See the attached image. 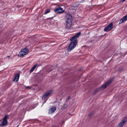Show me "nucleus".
<instances>
[{"label":"nucleus","instance_id":"f3484780","mask_svg":"<svg viewBox=\"0 0 127 127\" xmlns=\"http://www.w3.org/2000/svg\"><path fill=\"white\" fill-rule=\"evenodd\" d=\"M123 68L122 67H120L118 68V71H120L122 70Z\"/></svg>","mask_w":127,"mask_h":127},{"label":"nucleus","instance_id":"9b49d317","mask_svg":"<svg viewBox=\"0 0 127 127\" xmlns=\"http://www.w3.org/2000/svg\"><path fill=\"white\" fill-rule=\"evenodd\" d=\"M19 76V73H17L16 74L14 77V79L13 80V81L16 82H17L18 80Z\"/></svg>","mask_w":127,"mask_h":127},{"label":"nucleus","instance_id":"dca6fc26","mask_svg":"<svg viewBox=\"0 0 127 127\" xmlns=\"http://www.w3.org/2000/svg\"><path fill=\"white\" fill-rule=\"evenodd\" d=\"M50 12V10L49 9H47L45 11V13H44L45 14H46L47 13Z\"/></svg>","mask_w":127,"mask_h":127},{"label":"nucleus","instance_id":"f8f14e48","mask_svg":"<svg viewBox=\"0 0 127 127\" xmlns=\"http://www.w3.org/2000/svg\"><path fill=\"white\" fill-rule=\"evenodd\" d=\"M56 108L55 107H53L50 108L49 110V113H53L56 110Z\"/></svg>","mask_w":127,"mask_h":127},{"label":"nucleus","instance_id":"423d86ee","mask_svg":"<svg viewBox=\"0 0 127 127\" xmlns=\"http://www.w3.org/2000/svg\"><path fill=\"white\" fill-rule=\"evenodd\" d=\"M113 27V23L112 22L105 27L104 30L105 32H107L112 29Z\"/></svg>","mask_w":127,"mask_h":127},{"label":"nucleus","instance_id":"4468645a","mask_svg":"<svg viewBox=\"0 0 127 127\" xmlns=\"http://www.w3.org/2000/svg\"><path fill=\"white\" fill-rule=\"evenodd\" d=\"M78 5H77V3H76L73 4V5L72 7H75L74 8H72V9H76L77 8V7H78Z\"/></svg>","mask_w":127,"mask_h":127},{"label":"nucleus","instance_id":"4be33fe9","mask_svg":"<svg viewBox=\"0 0 127 127\" xmlns=\"http://www.w3.org/2000/svg\"><path fill=\"white\" fill-rule=\"evenodd\" d=\"M126 0H122V2H124Z\"/></svg>","mask_w":127,"mask_h":127},{"label":"nucleus","instance_id":"f257e3e1","mask_svg":"<svg viewBox=\"0 0 127 127\" xmlns=\"http://www.w3.org/2000/svg\"><path fill=\"white\" fill-rule=\"evenodd\" d=\"M80 34V32H79L70 39L71 42L69 45L67 49L68 51H71L76 46L77 43V38L79 37Z\"/></svg>","mask_w":127,"mask_h":127},{"label":"nucleus","instance_id":"5701e85b","mask_svg":"<svg viewBox=\"0 0 127 127\" xmlns=\"http://www.w3.org/2000/svg\"><path fill=\"white\" fill-rule=\"evenodd\" d=\"M0 127H3V126H0Z\"/></svg>","mask_w":127,"mask_h":127},{"label":"nucleus","instance_id":"6e6552de","mask_svg":"<svg viewBox=\"0 0 127 127\" xmlns=\"http://www.w3.org/2000/svg\"><path fill=\"white\" fill-rule=\"evenodd\" d=\"M55 12L56 13H62L64 12V10L61 7H58L55 9Z\"/></svg>","mask_w":127,"mask_h":127},{"label":"nucleus","instance_id":"6ab92c4d","mask_svg":"<svg viewBox=\"0 0 127 127\" xmlns=\"http://www.w3.org/2000/svg\"><path fill=\"white\" fill-rule=\"evenodd\" d=\"M93 113H90L89 115V117H90L92 115Z\"/></svg>","mask_w":127,"mask_h":127},{"label":"nucleus","instance_id":"2eb2a0df","mask_svg":"<svg viewBox=\"0 0 127 127\" xmlns=\"http://www.w3.org/2000/svg\"><path fill=\"white\" fill-rule=\"evenodd\" d=\"M68 105L66 104H64L63 106V107L61 108L62 110H64L66 108L67 106Z\"/></svg>","mask_w":127,"mask_h":127},{"label":"nucleus","instance_id":"0eeeda50","mask_svg":"<svg viewBox=\"0 0 127 127\" xmlns=\"http://www.w3.org/2000/svg\"><path fill=\"white\" fill-rule=\"evenodd\" d=\"M127 121V117H126L120 123L117 127H122Z\"/></svg>","mask_w":127,"mask_h":127},{"label":"nucleus","instance_id":"20e7f679","mask_svg":"<svg viewBox=\"0 0 127 127\" xmlns=\"http://www.w3.org/2000/svg\"><path fill=\"white\" fill-rule=\"evenodd\" d=\"M29 52V50L27 48L22 49L19 53V57H22L24 55L28 54Z\"/></svg>","mask_w":127,"mask_h":127},{"label":"nucleus","instance_id":"f03ea898","mask_svg":"<svg viewBox=\"0 0 127 127\" xmlns=\"http://www.w3.org/2000/svg\"><path fill=\"white\" fill-rule=\"evenodd\" d=\"M66 24L65 28L68 30L70 29L72 24V16L70 14H67L66 15Z\"/></svg>","mask_w":127,"mask_h":127},{"label":"nucleus","instance_id":"aec40b11","mask_svg":"<svg viewBox=\"0 0 127 127\" xmlns=\"http://www.w3.org/2000/svg\"><path fill=\"white\" fill-rule=\"evenodd\" d=\"M26 88L28 89H30L31 88V87H30V86H27L26 87Z\"/></svg>","mask_w":127,"mask_h":127},{"label":"nucleus","instance_id":"a211bd4d","mask_svg":"<svg viewBox=\"0 0 127 127\" xmlns=\"http://www.w3.org/2000/svg\"><path fill=\"white\" fill-rule=\"evenodd\" d=\"M70 98V96H69L66 99V101H68Z\"/></svg>","mask_w":127,"mask_h":127},{"label":"nucleus","instance_id":"1a4fd4ad","mask_svg":"<svg viewBox=\"0 0 127 127\" xmlns=\"http://www.w3.org/2000/svg\"><path fill=\"white\" fill-rule=\"evenodd\" d=\"M52 93V91H49L48 92L44 94L42 97V99L43 100L44 99L46 98L49 95L51 94Z\"/></svg>","mask_w":127,"mask_h":127},{"label":"nucleus","instance_id":"412c9836","mask_svg":"<svg viewBox=\"0 0 127 127\" xmlns=\"http://www.w3.org/2000/svg\"><path fill=\"white\" fill-rule=\"evenodd\" d=\"M52 69H51V70H48V71L49 72H50L51 71H52Z\"/></svg>","mask_w":127,"mask_h":127},{"label":"nucleus","instance_id":"ddd939ff","mask_svg":"<svg viewBox=\"0 0 127 127\" xmlns=\"http://www.w3.org/2000/svg\"><path fill=\"white\" fill-rule=\"evenodd\" d=\"M37 66V65L36 64L35 65H34V66H33V67L31 68V69L30 73H32L34 69Z\"/></svg>","mask_w":127,"mask_h":127},{"label":"nucleus","instance_id":"9d476101","mask_svg":"<svg viewBox=\"0 0 127 127\" xmlns=\"http://www.w3.org/2000/svg\"><path fill=\"white\" fill-rule=\"evenodd\" d=\"M127 20V14L123 17L120 20L119 24H121L123 22H125Z\"/></svg>","mask_w":127,"mask_h":127},{"label":"nucleus","instance_id":"7ed1b4c3","mask_svg":"<svg viewBox=\"0 0 127 127\" xmlns=\"http://www.w3.org/2000/svg\"><path fill=\"white\" fill-rule=\"evenodd\" d=\"M113 81V79H110L107 82L103 85L100 88H99L97 89H96L95 90L93 94L94 95L97 92L100 90H102L105 89L108 86L111 84Z\"/></svg>","mask_w":127,"mask_h":127},{"label":"nucleus","instance_id":"39448f33","mask_svg":"<svg viewBox=\"0 0 127 127\" xmlns=\"http://www.w3.org/2000/svg\"><path fill=\"white\" fill-rule=\"evenodd\" d=\"M8 117V116L7 115L4 116L1 124H0V126H1L4 127V126L7 125V119Z\"/></svg>","mask_w":127,"mask_h":127}]
</instances>
